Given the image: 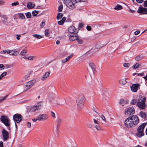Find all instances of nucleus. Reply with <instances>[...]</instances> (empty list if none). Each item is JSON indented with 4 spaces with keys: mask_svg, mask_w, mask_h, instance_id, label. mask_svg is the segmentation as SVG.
Instances as JSON below:
<instances>
[{
    "mask_svg": "<svg viewBox=\"0 0 147 147\" xmlns=\"http://www.w3.org/2000/svg\"><path fill=\"white\" fill-rule=\"evenodd\" d=\"M86 100L84 96L82 95L80 96L77 100V103L78 105L77 109L78 111H81L83 107L84 103Z\"/></svg>",
    "mask_w": 147,
    "mask_h": 147,
    "instance_id": "nucleus-1",
    "label": "nucleus"
},
{
    "mask_svg": "<svg viewBox=\"0 0 147 147\" xmlns=\"http://www.w3.org/2000/svg\"><path fill=\"white\" fill-rule=\"evenodd\" d=\"M146 98L144 96H139L138 98V102L137 103L138 107L140 109H145L146 107Z\"/></svg>",
    "mask_w": 147,
    "mask_h": 147,
    "instance_id": "nucleus-2",
    "label": "nucleus"
},
{
    "mask_svg": "<svg viewBox=\"0 0 147 147\" xmlns=\"http://www.w3.org/2000/svg\"><path fill=\"white\" fill-rule=\"evenodd\" d=\"M146 125V123H144L141 125L137 129L138 132L136 134V136L139 138L143 136L144 134L143 132L144 129Z\"/></svg>",
    "mask_w": 147,
    "mask_h": 147,
    "instance_id": "nucleus-3",
    "label": "nucleus"
},
{
    "mask_svg": "<svg viewBox=\"0 0 147 147\" xmlns=\"http://www.w3.org/2000/svg\"><path fill=\"white\" fill-rule=\"evenodd\" d=\"M42 106V102H39L36 105H34L31 107L30 111L32 112H37L39 110L41 109Z\"/></svg>",
    "mask_w": 147,
    "mask_h": 147,
    "instance_id": "nucleus-4",
    "label": "nucleus"
},
{
    "mask_svg": "<svg viewBox=\"0 0 147 147\" xmlns=\"http://www.w3.org/2000/svg\"><path fill=\"white\" fill-rule=\"evenodd\" d=\"M1 120L6 126L8 127L10 125V120L8 118L4 115H2L1 117Z\"/></svg>",
    "mask_w": 147,
    "mask_h": 147,
    "instance_id": "nucleus-5",
    "label": "nucleus"
},
{
    "mask_svg": "<svg viewBox=\"0 0 147 147\" xmlns=\"http://www.w3.org/2000/svg\"><path fill=\"white\" fill-rule=\"evenodd\" d=\"M13 119L15 123H20L23 119L22 116L19 114H16L13 115Z\"/></svg>",
    "mask_w": 147,
    "mask_h": 147,
    "instance_id": "nucleus-6",
    "label": "nucleus"
},
{
    "mask_svg": "<svg viewBox=\"0 0 147 147\" xmlns=\"http://www.w3.org/2000/svg\"><path fill=\"white\" fill-rule=\"evenodd\" d=\"M129 119L131 120L134 126L136 125L139 123V119L138 117L136 115H133L129 117Z\"/></svg>",
    "mask_w": 147,
    "mask_h": 147,
    "instance_id": "nucleus-7",
    "label": "nucleus"
},
{
    "mask_svg": "<svg viewBox=\"0 0 147 147\" xmlns=\"http://www.w3.org/2000/svg\"><path fill=\"white\" fill-rule=\"evenodd\" d=\"M135 111L134 108L129 107L126 109L125 111V114L127 115H132L134 113Z\"/></svg>",
    "mask_w": 147,
    "mask_h": 147,
    "instance_id": "nucleus-8",
    "label": "nucleus"
},
{
    "mask_svg": "<svg viewBox=\"0 0 147 147\" xmlns=\"http://www.w3.org/2000/svg\"><path fill=\"white\" fill-rule=\"evenodd\" d=\"M2 134L3 140L4 141L7 140L9 138V136L8 132L4 129L2 130Z\"/></svg>",
    "mask_w": 147,
    "mask_h": 147,
    "instance_id": "nucleus-9",
    "label": "nucleus"
},
{
    "mask_svg": "<svg viewBox=\"0 0 147 147\" xmlns=\"http://www.w3.org/2000/svg\"><path fill=\"white\" fill-rule=\"evenodd\" d=\"M137 12L141 14H147V8L139 7Z\"/></svg>",
    "mask_w": 147,
    "mask_h": 147,
    "instance_id": "nucleus-10",
    "label": "nucleus"
},
{
    "mask_svg": "<svg viewBox=\"0 0 147 147\" xmlns=\"http://www.w3.org/2000/svg\"><path fill=\"white\" fill-rule=\"evenodd\" d=\"M132 123L131 120L129 119V117L126 119L125 121V125L127 127H134Z\"/></svg>",
    "mask_w": 147,
    "mask_h": 147,
    "instance_id": "nucleus-11",
    "label": "nucleus"
},
{
    "mask_svg": "<svg viewBox=\"0 0 147 147\" xmlns=\"http://www.w3.org/2000/svg\"><path fill=\"white\" fill-rule=\"evenodd\" d=\"M38 117V121H45L47 120L49 117V116L46 114H42L39 115Z\"/></svg>",
    "mask_w": 147,
    "mask_h": 147,
    "instance_id": "nucleus-12",
    "label": "nucleus"
},
{
    "mask_svg": "<svg viewBox=\"0 0 147 147\" xmlns=\"http://www.w3.org/2000/svg\"><path fill=\"white\" fill-rule=\"evenodd\" d=\"M140 85L139 84H132L130 86L132 92H136L138 90V88L140 87Z\"/></svg>",
    "mask_w": 147,
    "mask_h": 147,
    "instance_id": "nucleus-13",
    "label": "nucleus"
},
{
    "mask_svg": "<svg viewBox=\"0 0 147 147\" xmlns=\"http://www.w3.org/2000/svg\"><path fill=\"white\" fill-rule=\"evenodd\" d=\"M67 36L69 37V40L71 41L72 42L78 39V36L76 34H68Z\"/></svg>",
    "mask_w": 147,
    "mask_h": 147,
    "instance_id": "nucleus-14",
    "label": "nucleus"
},
{
    "mask_svg": "<svg viewBox=\"0 0 147 147\" xmlns=\"http://www.w3.org/2000/svg\"><path fill=\"white\" fill-rule=\"evenodd\" d=\"M65 4L67 7L71 9H73L74 8V5L71 0H69L66 3H65Z\"/></svg>",
    "mask_w": 147,
    "mask_h": 147,
    "instance_id": "nucleus-15",
    "label": "nucleus"
},
{
    "mask_svg": "<svg viewBox=\"0 0 147 147\" xmlns=\"http://www.w3.org/2000/svg\"><path fill=\"white\" fill-rule=\"evenodd\" d=\"M68 31L71 34H77L78 32V30L76 29H75V27L73 26H71L69 28Z\"/></svg>",
    "mask_w": 147,
    "mask_h": 147,
    "instance_id": "nucleus-16",
    "label": "nucleus"
},
{
    "mask_svg": "<svg viewBox=\"0 0 147 147\" xmlns=\"http://www.w3.org/2000/svg\"><path fill=\"white\" fill-rule=\"evenodd\" d=\"M50 73L49 71L46 72L41 78V79L42 81L46 80L49 76Z\"/></svg>",
    "mask_w": 147,
    "mask_h": 147,
    "instance_id": "nucleus-17",
    "label": "nucleus"
},
{
    "mask_svg": "<svg viewBox=\"0 0 147 147\" xmlns=\"http://www.w3.org/2000/svg\"><path fill=\"white\" fill-rule=\"evenodd\" d=\"M62 121V118L61 117H58L56 121L57 123V130L59 129V127Z\"/></svg>",
    "mask_w": 147,
    "mask_h": 147,
    "instance_id": "nucleus-18",
    "label": "nucleus"
},
{
    "mask_svg": "<svg viewBox=\"0 0 147 147\" xmlns=\"http://www.w3.org/2000/svg\"><path fill=\"white\" fill-rule=\"evenodd\" d=\"M89 66L92 69L93 73H94L96 70V65L93 63L92 62L89 64Z\"/></svg>",
    "mask_w": 147,
    "mask_h": 147,
    "instance_id": "nucleus-19",
    "label": "nucleus"
},
{
    "mask_svg": "<svg viewBox=\"0 0 147 147\" xmlns=\"http://www.w3.org/2000/svg\"><path fill=\"white\" fill-rule=\"evenodd\" d=\"M35 6V4L31 2L28 3L27 5V7L28 9H31Z\"/></svg>",
    "mask_w": 147,
    "mask_h": 147,
    "instance_id": "nucleus-20",
    "label": "nucleus"
},
{
    "mask_svg": "<svg viewBox=\"0 0 147 147\" xmlns=\"http://www.w3.org/2000/svg\"><path fill=\"white\" fill-rule=\"evenodd\" d=\"M9 54L10 55H12L16 56L18 54V52L17 51H15L12 50H9Z\"/></svg>",
    "mask_w": 147,
    "mask_h": 147,
    "instance_id": "nucleus-21",
    "label": "nucleus"
},
{
    "mask_svg": "<svg viewBox=\"0 0 147 147\" xmlns=\"http://www.w3.org/2000/svg\"><path fill=\"white\" fill-rule=\"evenodd\" d=\"M66 20V18H65V17H63V18L61 20L58 22V24L59 25H62L63 24L64 22Z\"/></svg>",
    "mask_w": 147,
    "mask_h": 147,
    "instance_id": "nucleus-22",
    "label": "nucleus"
},
{
    "mask_svg": "<svg viewBox=\"0 0 147 147\" xmlns=\"http://www.w3.org/2000/svg\"><path fill=\"white\" fill-rule=\"evenodd\" d=\"M138 99H133L131 101V104H132V105H137V103H138Z\"/></svg>",
    "mask_w": 147,
    "mask_h": 147,
    "instance_id": "nucleus-23",
    "label": "nucleus"
},
{
    "mask_svg": "<svg viewBox=\"0 0 147 147\" xmlns=\"http://www.w3.org/2000/svg\"><path fill=\"white\" fill-rule=\"evenodd\" d=\"M140 115L142 118L145 119L146 118L147 115L143 111H141L140 112Z\"/></svg>",
    "mask_w": 147,
    "mask_h": 147,
    "instance_id": "nucleus-24",
    "label": "nucleus"
},
{
    "mask_svg": "<svg viewBox=\"0 0 147 147\" xmlns=\"http://www.w3.org/2000/svg\"><path fill=\"white\" fill-rule=\"evenodd\" d=\"M2 18L4 19V20H3L2 22L3 23L5 24L6 23V21L7 19V15H1V17Z\"/></svg>",
    "mask_w": 147,
    "mask_h": 147,
    "instance_id": "nucleus-25",
    "label": "nucleus"
},
{
    "mask_svg": "<svg viewBox=\"0 0 147 147\" xmlns=\"http://www.w3.org/2000/svg\"><path fill=\"white\" fill-rule=\"evenodd\" d=\"M34 82L33 80H32L28 82L26 84L28 85V86H29L30 88H31Z\"/></svg>",
    "mask_w": 147,
    "mask_h": 147,
    "instance_id": "nucleus-26",
    "label": "nucleus"
},
{
    "mask_svg": "<svg viewBox=\"0 0 147 147\" xmlns=\"http://www.w3.org/2000/svg\"><path fill=\"white\" fill-rule=\"evenodd\" d=\"M114 9L117 10H120L123 9L122 7L120 5H117L114 8Z\"/></svg>",
    "mask_w": 147,
    "mask_h": 147,
    "instance_id": "nucleus-27",
    "label": "nucleus"
},
{
    "mask_svg": "<svg viewBox=\"0 0 147 147\" xmlns=\"http://www.w3.org/2000/svg\"><path fill=\"white\" fill-rule=\"evenodd\" d=\"M18 16H19V18L22 19H25V17L22 13H20L18 14Z\"/></svg>",
    "mask_w": 147,
    "mask_h": 147,
    "instance_id": "nucleus-28",
    "label": "nucleus"
},
{
    "mask_svg": "<svg viewBox=\"0 0 147 147\" xmlns=\"http://www.w3.org/2000/svg\"><path fill=\"white\" fill-rule=\"evenodd\" d=\"M141 65V64H139L138 63H137L135 64L132 67L133 69H135L139 67V66Z\"/></svg>",
    "mask_w": 147,
    "mask_h": 147,
    "instance_id": "nucleus-29",
    "label": "nucleus"
},
{
    "mask_svg": "<svg viewBox=\"0 0 147 147\" xmlns=\"http://www.w3.org/2000/svg\"><path fill=\"white\" fill-rule=\"evenodd\" d=\"M63 16V14L62 13H59L57 17V20H59L61 19Z\"/></svg>",
    "mask_w": 147,
    "mask_h": 147,
    "instance_id": "nucleus-30",
    "label": "nucleus"
},
{
    "mask_svg": "<svg viewBox=\"0 0 147 147\" xmlns=\"http://www.w3.org/2000/svg\"><path fill=\"white\" fill-rule=\"evenodd\" d=\"M76 40L78 42V44H81L84 43V41L82 39L78 38V39Z\"/></svg>",
    "mask_w": 147,
    "mask_h": 147,
    "instance_id": "nucleus-31",
    "label": "nucleus"
},
{
    "mask_svg": "<svg viewBox=\"0 0 147 147\" xmlns=\"http://www.w3.org/2000/svg\"><path fill=\"white\" fill-rule=\"evenodd\" d=\"M126 83V80L125 79L120 80H119V83L121 84H124Z\"/></svg>",
    "mask_w": 147,
    "mask_h": 147,
    "instance_id": "nucleus-32",
    "label": "nucleus"
},
{
    "mask_svg": "<svg viewBox=\"0 0 147 147\" xmlns=\"http://www.w3.org/2000/svg\"><path fill=\"white\" fill-rule=\"evenodd\" d=\"M9 50H5L1 51V53L2 54H9Z\"/></svg>",
    "mask_w": 147,
    "mask_h": 147,
    "instance_id": "nucleus-33",
    "label": "nucleus"
},
{
    "mask_svg": "<svg viewBox=\"0 0 147 147\" xmlns=\"http://www.w3.org/2000/svg\"><path fill=\"white\" fill-rule=\"evenodd\" d=\"M142 57L141 56V55H140L136 56L135 57V59L136 61H138L142 59Z\"/></svg>",
    "mask_w": 147,
    "mask_h": 147,
    "instance_id": "nucleus-34",
    "label": "nucleus"
},
{
    "mask_svg": "<svg viewBox=\"0 0 147 147\" xmlns=\"http://www.w3.org/2000/svg\"><path fill=\"white\" fill-rule=\"evenodd\" d=\"M25 14L27 18H31V14L30 12H28L26 13H25Z\"/></svg>",
    "mask_w": 147,
    "mask_h": 147,
    "instance_id": "nucleus-35",
    "label": "nucleus"
},
{
    "mask_svg": "<svg viewBox=\"0 0 147 147\" xmlns=\"http://www.w3.org/2000/svg\"><path fill=\"white\" fill-rule=\"evenodd\" d=\"M33 36L34 37L38 39L41 38H42V37L41 35L37 34H33Z\"/></svg>",
    "mask_w": 147,
    "mask_h": 147,
    "instance_id": "nucleus-36",
    "label": "nucleus"
},
{
    "mask_svg": "<svg viewBox=\"0 0 147 147\" xmlns=\"http://www.w3.org/2000/svg\"><path fill=\"white\" fill-rule=\"evenodd\" d=\"M7 74V72H4L3 73H2L0 75V80H1L3 77L5 76Z\"/></svg>",
    "mask_w": 147,
    "mask_h": 147,
    "instance_id": "nucleus-37",
    "label": "nucleus"
},
{
    "mask_svg": "<svg viewBox=\"0 0 147 147\" xmlns=\"http://www.w3.org/2000/svg\"><path fill=\"white\" fill-rule=\"evenodd\" d=\"M63 6L62 5H61L58 7V12H61L62 11Z\"/></svg>",
    "mask_w": 147,
    "mask_h": 147,
    "instance_id": "nucleus-38",
    "label": "nucleus"
},
{
    "mask_svg": "<svg viewBox=\"0 0 147 147\" xmlns=\"http://www.w3.org/2000/svg\"><path fill=\"white\" fill-rule=\"evenodd\" d=\"M38 13V11L36 10L33 11L32 12V15L33 16H36Z\"/></svg>",
    "mask_w": 147,
    "mask_h": 147,
    "instance_id": "nucleus-39",
    "label": "nucleus"
},
{
    "mask_svg": "<svg viewBox=\"0 0 147 147\" xmlns=\"http://www.w3.org/2000/svg\"><path fill=\"white\" fill-rule=\"evenodd\" d=\"M35 58V57L34 56H30L28 57V59L30 60H32Z\"/></svg>",
    "mask_w": 147,
    "mask_h": 147,
    "instance_id": "nucleus-40",
    "label": "nucleus"
},
{
    "mask_svg": "<svg viewBox=\"0 0 147 147\" xmlns=\"http://www.w3.org/2000/svg\"><path fill=\"white\" fill-rule=\"evenodd\" d=\"M123 66L125 67L128 68L130 66V64L129 63H125L123 64Z\"/></svg>",
    "mask_w": 147,
    "mask_h": 147,
    "instance_id": "nucleus-41",
    "label": "nucleus"
},
{
    "mask_svg": "<svg viewBox=\"0 0 147 147\" xmlns=\"http://www.w3.org/2000/svg\"><path fill=\"white\" fill-rule=\"evenodd\" d=\"M95 128L98 130H102L101 127L98 125H96L95 126Z\"/></svg>",
    "mask_w": 147,
    "mask_h": 147,
    "instance_id": "nucleus-42",
    "label": "nucleus"
},
{
    "mask_svg": "<svg viewBox=\"0 0 147 147\" xmlns=\"http://www.w3.org/2000/svg\"><path fill=\"white\" fill-rule=\"evenodd\" d=\"M24 88L26 90H27L30 89V88L29 86H28L27 84H26V85L24 86Z\"/></svg>",
    "mask_w": 147,
    "mask_h": 147,
    "instance_id": "nucleus-43",
    "label": "nucleus"
},
{
    "mask_svg": "<svg viewBox=\"0 0 147 147\" xmlns=\"http://www.w3.org/2000/svg\"><path fill=\"white\" fill-rule=\"evenodd\" d=\"M27 52V51L25 50H23L21 52L20 54H21L22 55H24V53H26Z\"/></svg>",
    "mask_w": 147,
    "mask_h": 147,
    "instance_id": "nucleus-44",
    "label": "nucleus"
},
{
    "mask_svg": "<svg viewBox=\"0 0 147 147\" xmlns=\"http://www.w3.org/2000/svg\"><path fill=\"white\" fill-rule=\"evenodd\" d=\"M19 3L18 1H16L11 3V5L13 6H16L19 5Z\"/></svg>",
    "mask_w": 147,
    "mask_h": 147,
    "instance_id": "nucleus-45",
    "label": "nucleus"
},
{
    "mask_svg": "<svg viewBox=\"0 0 147 147\" xmlns=\"http://www.w3.org/2000/svg\"><path fill=\"white\" fill-rule=\"evenodd\" d=\"M73 56V54L71 55L70 56H68L65 59L67 60L68 61L71 59Z\"/></svg>",
    "mask_w": 147,
    "mask_h": 147,
    "instance_id": "nucleus-46",
    "label": "nucleus"
},
{
    "mask_svg": "<svg viewBox=\"0 0 147 147\" xmlns=\"http://www.w3.org/2000/svg\"><path fill=\"white\" fill-rule=\"evenodd\" d=\"M45 35L46 36H48L49 34V30L46 29L45 31Z\"/></svg>",
    "mask_w": 147,
    "mask_h": 147,
    "instance_id": "nucleus-47",
    "label": "nucleus"
},
{
    "mask_svg": "<svg viewBox=\"0 0 147 147\" xmlns=\"http://www.w3.org/2000/svg\"><path fill=\"white\" fill-rule=\"evenodd\" d=\"M51 116L52 117L54 118H55V114L54 113H53V111H51Z\"/></svg>",
    "mask_w": 147,
    "mask_h": 147,
    "instance_id": "nucleus-48",
    "label": "nucleus"
},
{
    "mask_svg": "<svg viewBox=\"0 0 147 147\" xmlns=\"http://www.w3.org/2000/svg\"><path fill=\"white\" fill-rule=\"evenodd\" d=\"M27 125L28 128H30L31 127V123L30 122H28L27 123Z\"/></svg>",
    "mask_w": 147,
    "mask_h": 147,
    "instance_id": "nucleus-49",
    "label": "nucleus"
},
{
    "mask_svg": "<svg viewBox=\"0 0 147 147\" xmlns=\"http://www.w3.org/2000/svg\"><path fill=\"white\" fill-rule=\"evenodd\" d=\"M86 29L88 31H90L91 30L92 28L90 26H87L86 27Z\"/></svg>",
    "mask_w": 147,
    "mask_h": 147,
    "instance_id": "nucleus-50",
    "label": "nucleus"
},
{
    "mask_svg": "<svg viewBox=\"0 0 147 147\" xmlns=\"http://www.w3.org/2000/svg\"><path fill=\"white\" fill-rule=\"evenodd\" d=\"M124 102V100L123 99H121L120 100V101L119 102V103L120 105H122V104H123Z\"/></svg>",
    "mask_w": 147,
    "mask_h": 147,
    "instance_id": "nucleus-51",
    "label": "nucleus"
},
{
    "mask_svg": "<svg viewBox=\"0 0 147 147\" xmlns=\"http://www.w3.org/2000/svg\"><path fill=\"white\" fill-rule=\"evenodd\" d=\"M5 3V2L3 0H0V6L4 5Z\"/></svg>",
    "mask_w": 147,
    "mask_h": 147,
    "instance_id": "nucleus-52",
    "label": "nucleus"
},
{
    "mask_svg": "<svg viewBox=\"0 0 147 147\" xmlns=\"http://www.w3.org/2000/svg\"><path fill=\"white\" fill-rule=\"evenodd\" d=\"M45 24V22H42L40 24V27L41 28L43 27Z\"/></svg>",
    "mask_w": 147,
    "mask_h": 147,
    "instance_id": "nucleus-53",
    "label": "nucleus"
},
{
    "mask_svg": "<svg viewBox=\"0 0 147 147\" xmlns=\"http://www.w3.org/2000/svg\"><path fill=\"white\" fill-rule=\"evenodd\" d=\"M1 68V70L5 68V67L3 64H0V69Z\"/></svg>",
    "mask_w": 147,
    "mask_h": 147,
    "instance_id": "nucleus-54",
    "label": "nucleus"
},
{
    "mask_svg": "<svg viewBox=\"0 0 147 147\" xmlns=\"http://www.w3.org/2000/svg\"><path fill=\"white\" fill-rule=\"evenodd\" d=\"M143 5L145 7H147V0L144 1Z\"/></svg>",
    "mask_w": 147,
    "mask_h": 147,
    "instance_id": "nucleus-55",
    "label": "nucleus"
},
{
    "mask_svg": "<svg viewBox=\"0 0 147 147\" xmlns=\"http://www.w3.org/2000/svg\"><path fill=\"white\" fill-rule=\"evenodd\" d=\"M94 123L96 124H97L98 125L99 124V123H100V122L98 121L97 120H96L95 119H94Z\"/></svg>",
    "mask_w": 147,
    "mask_h": 147,
    "instance_id": "nucleus-56",
    "label": "nucleus"
},
{
    "mask_svg": "<svg viewBox=\"0 0 147 147\" xmlns=\"http://www.w3.org/2000/svg\"><path fill=\"white\" fill-rule=\"evenodd\" d=\"M87 127L90 128H92V125L90 123H88L87 124Z\"/></svg>",
    "mask_w": 147,
    "mask_h": 147,
    "instance_id": "nucleus-57",
    "label": "nucleus"
},
{
    "mask_svg": "<svg viewBox=\"0 0 147 147\" xmlns=\"http://www.w3.org/2000/svg\"><path fill=\"white\" fill-rule=\"evenodd\" d=\"M136 1L138 3H141L143 2L144 0H136Z\"/></svg>",
    "mask_w": 147,
    "mask_h": 147,
    "instance_id": "nucleus-58",
    "label": "nucleus"
},
{
    "mask_svg": "<svg viewBox=\"0 0 147 147\" xmlns=\"http://www.w3.org/2000/svg\"><path fill=\"white\" fill-rule=\"evenodd\" d=\"M140 33V31L139 30H137L135 32L134 34L135 35H137L138 34Z\"/></svg>",
    "mask_w": 147,
    "mask_h": 147,
    "instance_id": "nucleus-59",
    "label": "nucleus"
},
{
    "mask_svg": "<svg viewBox=\"0 0 147 147\" xmlns=\"http://www.w3.org/2000/svg\"><path fill=\"white\" fill-rule=\"evenodd\" d=\"M32 120V121L34 122L36 121H37L38 120V117L37 116L36 119H33Z\"/></svg>",
    "mask_w": 147,
    "mask_h": 147,
    "instance_id": "nucleus-60",
    "label": "nucleus"
},
{
    "mask_svg": "<svg viewBox=\"0 0 147 147\" xmlns=\"http://www.w3.org/2000/svg\"><path fill=\"white\" fill-rule=\"evenodd\" d=\"M101 118L104 121H106V120L105 119V117L103 115H101Z\"/></svg>",
    "mask_w": 147,
    "mask_h": 147,
    "instance_id": "nucleus-61",
    "label": "nucleus"
},
{
    "mask_svg": "<svg viewBox=\"0 0 147 147\" xmlns=\"http://www.w3.org/2000/svg\"><path fill=\"white\" fill-rule=\"evenodd\" d=\"M20 35H16V39L18 40H19L20 39Z\"/></svg>",
    "mask_w": 147,
    "mask_h": 147,
    "instance_id": "nucleus-62",
    "label": "nucleus"
},
{
    "mask_svg": "<svg viewBox=\"0 0 147 147\" xmlns=\"http://www.w3.org/2000/svg\"><path fill=\"white\" fill-rule=\"evenodd\" d=\"M0 147H4L3 142L1 141L0 142Z\"/></svg>",
    "mask_w": 147,
    "mask_h": 147,
    "instance_id": "nucleus-63",
    "label": "nucleus"
},
{
    "mask_svg": "<svg viewBox=\"0 0 147 147\" xmlns=\"http://www.w3.org/2000/svg\"><path fill=\"white\" fill-rule=\"evenodd\" d=\"M62 61V62L64 63H65L67 62V60L66 59H63Z\"/></svg>",
    "mask_w": 147,
    "mask_h": 147,
    "instance_id": "nucleus-64",
    "label": "nucleus"
}]
</instances>
